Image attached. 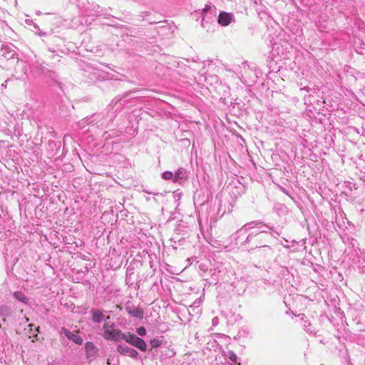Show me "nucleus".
<instances>
[{
    "instance_id": "c756f323",
    "label": "nucleus",
    "mask_w": 365,
    "mask_h": 365,
    "mask_svg": "<svg viewBox=\"0 0 365 365\" xmlns=\"http://www.w3.org/2000/svg\"><path fill=\"white\" fill-rule=\"evenodd\" d=\"M247 242H249V236L247 237V240H246Z\"/></svg>"
},
{
    "instance_id": "20e7f679",
    "label": "nucleus",
    "mask_w": 365,
    "mask_h": 365,
    "mask_svg": "<svg viewBox=\"0 0 365 365\" xmlns=\"http://www.w3.org/2000/svg\"><path fill=\"white\" fill-rule=\"evenodd\" d=\"M116 349L121 355L128 356L132 359H137L139 355L138 352L135 349L125 344H118Z\"/></svg>"
},
{
    "instance_id": "a878e982",
    "label": "nucleus",
    "mask_w": 365,
    "mask_h": 365,
    "mask_svg": "<svg viewBox=\"0 0 365 365\" xmlns=\"http://www.w3.org/2000/svg\"><path fill=\"white\" fill-rule=\"evenodd\" d=\"M356 242V241L355 240H354L353 238H351L350 244L351 245L352 247H354Z\"/></svg>"
},
{
    "instance_id": "2eb2a0df",
    "label": "nucleus",
    "mask_w": 365,
    "mask_h": 365,
    "mask_svg": "<svg viewBox=\"0 0 365 365\" xmlns=\"http://www.w3.org/2000/svg\"><path fill=\"white\" fill-rule=\"evenodd\" d=\"M14 297L19 302L24 304H28L29 298L22 292H15Z\"/></svg>"
},
{
    "instance_id": "aec40b11",
    "label": "nucleus",
    "mask_w": 365,
    "mask_h": 365,
    "mask_svg": "<svg viewBox=\"0 0 365 365\" xmlns=\"http://www.w3.org/2000/svg\"><path fill=\"white\" fill-rule=\"evenodd\" d=\"M173 177H174V175L170 171H165V172L163 173V174H162V178L167 180H173Z\"/></svg>"
},
{
    "instance_id": "c85d7f7f",
    "label": "nucleus",
    "mask_w": 365,
    "mask_h": 365,
    "mask_svg": "<svg viewBox=\"0 0 365 365\" xmlns=\"http://www.w3.org/2000/svg\"><path fill=\"white\" fill-rule=\"evenodd\" d=\"M53 231L56 232L54 235H56V234H58V232L56 231V230H53Z\"/></svg>"
},
{
    "instance_id": "393cba45",
    "label": "nucleus",
    "mask_w": 365,
    "mask_h": 365,
    "mask_svg": "<svg viewBox=\"0 0 365 365\" xmlns=\"http://www.w3.org/2000/svg\"><path fill=\"white\" fill-rule=\"evenodd\" d=\"M108 323L109 322H106V323L104 324L103 325V329L106 331V330H108Z\"/></svg>"
},
{
    "instance_id": "f03ea898",
    "label": "nucleus",
    "mask_w": 365,
    "mask_h": 365,
    "mask_svg": "<svg viewBox=\"0 0 365 365\" xmlns=\"http://www.w3.org/2000/svg\"><path fill=\"white\" fill-rule=\"evenodd\" d=\"M125 341L141 351H145L147 350L148 346L146 342L134 334L130 332L126 333Z\"/></svg>"
},
{
    "instance_id": "4be33fe9",
    "label": "nucleus",
    "mask_w": 365,
    "mask_h": 365,
    "mask_svg": "<svg viewBox=\"0 0 365 365\" xmlns=\"http://www.w3.org/2000/svg\"><path fill=\"white\" fill-rule=\"evenodd\" d=\"M136 332L139 336H143L146 334V329L144 327L137 328Z\"/></svg>"
},
{
    "instance_id": "4468645a",
    "label": "nucleus",
    "mask_w": 365,
    "mask_h": 365,
    "mask_svg": "<svg viewBox=\"0 0 365 365\" xmlns=\"http://www.w3.org/2000/svg\"><path fill=\"white\" fill-rule=\"evenodd\" d=\"M254 3L256 11L259 14L265 11L266 6L262 4V0H250Z\"/></svg>"
},
{
    "instance_id": "1a4fd4ad",
    "label": "nucleus",
    "mask_w": 365,
    "mask_h": 365,
    "mask_svg": "<svg viewBox=\"0 0 365 365\" xmlns=\"http://www.w3.org/2000/svg\"><path fill=\"white\" fill-rule=\"evenodd\" d=\"M60 334H63L68 339L72 341L76 344L81 345L83 344V340L81 336H80L77 334L71 332L68 329H67L65 327L61 328Z\"/></svg>"
},
{
    "instance_id": "9b49d317",
    "label": "nucleus",
    "mask_w": 365,
    "mask_h": 365,
    "mask_svg": "<svg viewBox=\"0 0 365 365\" xmlns=\"http://www.w3.org/2000/svg\"><path fill=\"white\" fill-rule=\"evenodd\" d=\"M173 175V182L180 183L187 177V172L185 168H180Z\"/></svg>"
},
{
    "instance_id": "6ab92c4d",
    "label": "nucleus",
    "mask_w": 365,
    "mask_h": 365,
    "mask_svg": "<svg viewBox=\"0 0 365 365\" xmlns=\"http://www.w3.org/2000/svg\"><path fill=\"white\" fill-rule=\"evenodd\" d=\"M150 344L152 348H158L161 345L162 341L158 339H153L150 341Z\"/></svg>"
},
{
    "instance_id": "f8f14e48",
    "label": "nucleus",
    "mask_w": 365,
    "mask_h": 365,
    "mask_svg": "<svg viewBox=\"0 0 365 365\" xmlns=\"http://www.w3.org/2000/svg\"><path fill=\"white\" fill-rule=\"evenodd\" d=\"M13 312V309L10 306L6 304H0V317H4V322L6 320L5 318L11 317Z\"/></svg>"
},
{
    "instance_id": "b1692460",
    "label": "nucleus",
    "mask_w": 365,
    "mask_h": 365,
    "mask_svg": "<svg viewBox=\"0 0 365 365\" xmlns=\"http://www.w3.org/2000/svg\"><path fill=\"white\" fill-rule=\"evenodd\" d=\"M218 324V318L217 317H215L212 319V324L213 325H216Z\"/></svg>"
},
{
    "instance_id": "9d476101",
    "label": "nucleus",
    "mask_w": 365,
    "mask_h": 365,
    "mask_svg": "<svg viewBox=\"0 0 365 365\" xmlns=\"http://www.w3.org/2000/svg\"><path fill=\"white\" fill-rule=\"evenodd\" d=\"M85 351L86 358L88 359H92L98 354V349L93 342L88 341L85 344Z\"/></svg>"
},
{
    "instance_id": "f257e3e1",
    "label": "nucleus",
    "mask_w": 365,
    "mask_h": 365,
    "mask_svg": "<svg viewBox=\"0 0 365 365\" xmlns=\"http://www.w3.org/2000/svg\"><path fill=\"white\" fill-rule=\"evenodd\" d=\"M77 6L83 15L88 16H97L101 12L100 6L95 3L81 1L77 4Z\"/></svg>"
},
{
    "instance_id": "a211bd4d",
    "label": "nucleus",
    "mask_w": 365,
    "mask_h": 365,
    "mask_svg": "<svg viewBox=\"0 0 365 365\" xmlns=\"http://www.w3.org/2000/svg\"><path fill=\"white\" fill-rule=\"evenodd\" d=\"M227 356H228V358L233 362V363H235V364H237L238 365H241L240 362H238L237 361V359H238V357L235 354V352L233 351H231L230 350L228 352H227Z\"/></svg>"
},
{
    "instance_id": "6e6552de",
    "label": "nucleus",
    "mask_w": 365,
    "mask_h": 365,
    "mask_svg": "<svg viewBox=\"0 0 365 365\" xmlns=\"http://www.w3.org/2000/svg\"><path fill=\"white\" fill-rule=\"evenodd\" d=\"M91 320L94 323H101L103 321L110 322V317H106L103 311L99 309H93L91 311Z\"/></svg>"
},
{
    "instance_id": "7ed1b4c3",
    "label": "nucleus",
    "mask_w": 365,
    "mask_h": 365,
    "mask_svg": "<svg viewBox=\"0 0 365 365\" xmlns=\"http://www.w3.org/2000/svg\"><path fill=\"white\" fill-rule=\"evenodd\" d=\"M125 309L128 314L133 317L142 319L144 315V311L141 307H138L130 302H127L125 305Z\"/></svg>"
},
{
    "instance_id": "f3484780",
    "label": "nucleus",
    "mask_w": 365,
    "mask_h": 365,
    "mask_svg": "<svg viewBox=\"0 0 365 365\" xmlns=\"http://www.w3.org/2000/svg\"><path fill=\"white\" fill-rule=\"evenodd\" d=\"M304 328L307 332L314 334H317L315 329L312 328L311 322H309L307 320H304Z\"/></svg>"
},
{
    "instance_id": "7c9ffc66",
    "label": "nucleus",
    "mask_w": 365,
    "mask_h": 365,
    "mask_svg": "<svg viewBox=\"0 0 365 365\" xmlns=\"http://www.w3.org/2000/svg\"><path fill=\"white\" fill-rule=\"evenodd\" d=\"M149 194H152V192H149ZM153 195H156L157 193H153Z\"/></svg>"
},
{
    "instance_id": "bb28decb",
    "label": "nucleus",
    "mask_w": 365,
    "mask_h": 365,
    "mask_svg": "<svg viewBox=\"0 0 365 365\" xmlns=\"http://www.w3.org/2000/svg\"><path fill=\"white\" fill-rule=\"evenodd\" d=\"M71 3H73V4H78V2H81L80 0H69Z\"/></svg>"
},
{
    "instance_id": "423d86ee",
    "label": "nucleus",
    "mask_w": 365,
    "mask_h": 365,
    "mask_svg": "<svg viewBox=\"0 0 365 365\" xmlns=\"http://www.w3.org/2000/svg\"><path fill=\"white\" fill-rule=\"evenodd\" d=\"M235 21L234 14L225 11H221L217 18V22L222 26H227Z\"/></svg>"
},
{
    "instance_id": "0eeeda50",
    "label": "nucleus",
    "mask_w": 365,
    "mask_h": 365,
    "mask_svg": "<svg viewBox=\"0 0 365 365\" xmlns=\"http://www.w3.org/2000/svg\"><path fill=\"white\" fill-rule=\"evenodd\" d=\"M215 8H212L210 6H206L205 8L203 9L202 11V15H203V17H202V22H201V26L205 28V29H207V30L210 29V20L211 19H212V17H210L208 16L209 14H213L214 12H215Z\"/></svg>"
},
{
    "instance_id": "ddd939ff",
    "label": "nucleus",
    "mask_w": 365,
    "mask_h": 365,
    "mask_svg": "<svg viewBox=\"0 0 365 365\" xmlns=\"http://www.w3.org/2000/svg\"><path fill=\"white\" fill-rule=\"evenodd\" d=\"M201 235L205 239V240L212 245L217 242L212 236L211 231L212 230H200Z\"/></svg>"
},
{
    "instance_id": "cd10ccee",
    "label": "nucleus",
    "mask_w": 365,
    "mask_h": 365,
    "mask_svg": "<svg viewBox=\"0 0 365 365\" xmlns=\"http://www.w3.org/2000/svg\"><path fill=\"white\" fill-rule=\"evenodd\" d=\"M307 318L306 315L304 314H301V319L304 320V319Z\"/></svg>"
},
{
    "instance_id": "39448f33",
    "label": "nucleus",
    "mask_w": 365,
    "mask_h": 365,
    "mask_svg": "<svg viewBox=\"0 0 365 365\" xmlns=\"http://www.w3.org/2000/svg\"><path fill=\"white\" fill-rule=\"evenodd\" d=\"M104 334L105 337L107 339L115 341H119L120 339L125 340L126 337V333L122 332L120 329L106 330Z\"/></svg>"
},
{
    "instance_id": "412c9836",
    "label": "nucleus",
    "mask_w": 365,
    "mask_h": 365,
    "mask_svg": "<svg viewBox=\"0 0 365 365\" xmlns=\"http://www.w3.org/2000/svg\"><path fill=\"white\" fill-rule=\"evenodd\" d=\"M29 327L30 328V333L34 334V337H37V334L34 333V331H39V327H36L33 324H31L29 325Z\"/></svg>"
},
{
    "instance_id": "dca6fc26",
    "label": "nucleus",
    "mask_w": 365,
    "mask_h": 365,
    "mask_svg": "<svg viewBox=\"0 0 365 365\" xmlns=\"http://www.w3.org/2000/svg\"><path fill=\"white\" fill-rule=\"evenodd\" d=\"M267 225L263 222L260 221H252L249 223L245 224L242 228H254L255 227L261 228L263 227H266Z\"/></svg>"
},
{
    "instance_id": "5701e85b",
    "label": "nucleus",
    "mask_w": 365,
    "mask_h": 365,
    "mask_svg": "<svg viewBox=\"0 0 365 365\" xmlns=\"http://www.w3.org/2000/svg\"><path fill=\"white\" fill-rule=\"evenodd\" d=\"M341 238L344 243H346L349 241V237H346L345 235H341Z\"/></svg>"
}]
</instances>
